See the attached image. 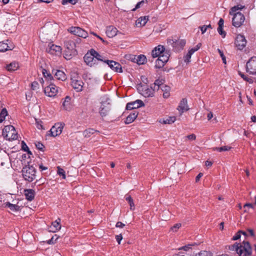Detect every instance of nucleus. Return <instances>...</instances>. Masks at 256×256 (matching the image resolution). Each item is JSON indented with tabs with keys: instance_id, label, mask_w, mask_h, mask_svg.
<instances>
[{
	"instance_id": "1",
	"label": "nucleus",
	"mask_w": 256,
	"mask_h": 256,
	"mask_svg": "<svg viewBox=\"0 0 256 256\" xmlns=\"http://www.w3.org/2000/svg\"><path fill=\"white\" fill-rule=\"evenodd\" d=\"M230 250L236 251L239 256H250L252 254V248L250 242L245 240L242 243L236 242L230 246Z\"/></svg>"
},
{
	"instance_id": "2",
	"label": "nucleus",
	"mask_w": 256,
	"mask_h": 256,
	"mask_svg": "<svg viewBox=\"0 0 256 256\" xmlns=\"http://www.w3.org/2000/svg\"><path fill=\"white\" fill-rule=\"evenodd\" d=\"M22 175L26 181L32 182L36 177V170L33 166H26L22 170Z\"/></svg>"
},
{
	"instance_id": "3",
	"label": "nucleus",
	"mask_w": 256,
	"mask_h": 256,
	"mask_svg": "<svg viewBox=\"0 0 256 256\" xmlns=\"http://www.w3.org/2000/svg\"><path fill=\"white\" fill-rule=\"evenodd\" d=\"M2 135L6 140L10 141L16 140L18 134L14 126L11 125L5 126L2 131Z\"/></svg>"
},
{
	"instance_id": "4",
	"label": "nucleus",
	"mask_w": 256,
	"mask_h": 256,
	"mask_svg": "<svg viewBox=\"0 0 256 256\" xmlns=\"http://www.w3.org/2000/svg\"><path fill=\"white\" fill-rule=\"evenodd\" d=\"M233 15L232 24L236 28H239L242 25L245 20V16L240 12H236Z\"/></svg>"
},
{
	"instance_id": "5",
	"label": "nucleus",
	"mask_w": 256,
	"mask_h": 256,
	"mask_svg": "<svg viewBox=\"0 0 256 256\" xmlns=\"http://www.w3.org/2000/svg\"><path fill=\"white\" fill-rule=\"evenodd\" d=\"M246 40L244 35L238 34L234 40V46L238 50H242L246 46Z\"/></svg>"
},
{
	"instance_id": "6",
	"label": "nucleus",
	"mask_w": 256,
	"mask_h": 256,
	"mask_svg": "<svg viewBox=\"0 0 256 256\" xmlns=\"http://www.w3.org/2000/svg\"><path fill=\"white\" fill-rule=\"evenodd\" d=\"M168 43L171 44L176 50L178 51L182 50L186 44L184 40H173L172 38H168Z\"/></svg>"
},
{
	"instance_id": "7",
	"label": "nucleus",
	"mask_w": 256,
	"mask_h": 256,
	"mask_svg": "<svg viewBox=\"0 0 256 256\" xmlns=\"http://www.w3.org/2000/svg\"><path fill=\"white\" fill-rule=\"evenodd\" d=\"M68 30L72 34L82 38H86L88 36V33L78 26H72Z\"/></svg>"
},
{
	"instance_id": "8",
	"label": "nucleus",
	"mask_w": 256,
	"mask_h": 256,
	"mask_svg": "<svg viewBox=\"0 0 256 256\" xmlns=\"http://www.w3.org/2000/svg\"><path fill=\"white\" fill-rule=\"evenodd\" d=\"M170 54H166L160 56L156 60L154 67L157 69L162 68L168 62Z\"/></svg>"
},
{
	"instance_id": "9",
	"label": "nucleus",
	"mask_w": 256,
	"mask_h": 256,
	"mask_svg": "<svg viewBox=\"0 0 256 256\" xmlns=\"http://www.w3.org/2000/svg\"><path fill=\"white\" fill-rule=\"evenodd\" d=\"M246 70L251 74H256V56L252 57L247 62Z\"/></svg>"
},
{
	"instance_id": "10",
	"label": "nucleus",
	"mask_w": 256,
	"mask_h": 256,
	"mask_svg": "<svg viewBox=\"0 0 256 256\" xmlns=\"http://www.w3.org/2000/svg\"><path fill=\"white\" fill-rule=\"evenodd\" d=\"M44 94L49 97H54L58 92V88L54 84H50L44 89Z\"/></svg>"
},
{
	"instance_id": "11",
	"label": "nucleus",
	"mask_w": 256,
	"mask_h": 256,
	"mask_svg": "<svg viewBox=\"0 0 256 256\" xmlns=\"http://www.w3.org/2000/svg\"><path fill=\"white\" fill-rule=\"evenodd\" d=\"M64 124L57 123L52 126L49 132L50 133L51 136L55 137L56 136L62 132V130L64 127Z\"/></svg>"
},
{
	"instance_id": "12",
	"label": "nucleus",
	"mask_w": 256,
	"mask_h": 256,
	"mask_svg": "<svg viewBox=\"0 0 256 256\" xmlns=\"http://www.w3.org/2000/svg\"><path fill=\"white\" fill-rule=\"evenodd\" d=\"M166 54H170V52L166 50L164 47L162 45L158 46L152 51V55L153 58H158Z\"/></svg>"
},
{
	"instance_id": "13",
	"label": "nucleus",
	"mask_w": 256,
	"mask_h": 256,
	"mask_svg": "<svg viewBox=\"0 0 256 256\" xmlns=\"http://www.w3.org/2000/svg\"><path fill=\"white\" fill-rule=\"evenodd\" d=\"M62 48L60 46L50 43L46 48V52L53 55L58 56L62 53Z\"/></svg>"
},
{
	"instance_id": "14",
	"label": "nucleus",
	"mask_w": 256,
	"mask_h": 256,
	"mask_svg": "<svg viewBox=\"0 0 256 256\" xmlns=\"http://www.w3.org/2000/svg\"><path fill=\"white\" fill-rule=\"evenodd\" d=\"M104 62L106 63L109 67L117 72H122V67L120 64L113 60H105Z\"/></svg>"
},
{
	"instance_id": "15",
	"label": "nucleus",
	"mask_w": 256,
	"mask_h": 256,
	"mask_svg": "<svg viewBox=\"0 0 256 256\" xmlns=\"http://www.w3.org/2000/svg\"><path fill=\"white\" fill-rule=\"evenodd\" d=\"M144 106V102L140 100H136L135 101L128 102L126 106V110H132Z\"/></svg>"
},
{
	"instance_id": "16",
	"label": "nucleus",
	"mask_w": 256,
	"mask_h": 256,
	"mask_svg": "<svg viewBox=\"0 0 256 256\" xmlns=\"http://www.w3.org/2000/svg\"><path fill=\"white\" fill-rule=\"evenodd\" d=\"M14 48L13 44L8 40L0 42V52H4L12 50Z\"/></svg>"
},
{
	"instance_id": "17",
	"label": "nucleus",
	"mask_w": 256,
	"mask_h": 256,
	"mask_svg": "<svg viewBox=\"0 0 256 256\" xmlns=\"http://www.w3.org/2000/svg\"><path fill=\"white\" fill-rule=\"evenodd\" d=\"M92 50L89 52H87L84 57V61L86 64L90 66H94L96 62V60L93 56Z\"/></svg>"
},
{
	"instance_id": "18",
	"label": "nucleus",
	"mask_w": 256,
	"mask_h": 256,
	"mask_svg": "<svg viewBox=\"0 0 256 256\" xmlns=\"http://www.w3.org/2000/svg\"><path fill=\"white\" fill-rule=\"evenodd\" d=\"M110 110V106L109 103L104 102L101 104L100 108L99 113L102 116H106L109 112Z\"/></svg>"
},
{
	"instance_id": "19",
	"label": "nucleus",
	"mask_w": 256,
	"mask_h": 256,
	"mask_svg": "<svg viewBox=\"0 0 256 256\" xmlns=\"http://www.w3.org/2000/svg\"><path fill=\"white\" fill-rule=\"evenodd\" d=\"M60 219L58 218L52 222V225L49 227L48 230L50 232H56L61 228Z\"/></svg>"
},
{
	"instance_id": "20",
	"label": "nucleus",
	"mask_w": 256,
	"mask_h": 256,
	"mask_svg": "<svg viewBox=\"0 0 256 256\" xmlns=\"http://www.w3.org/2000/svg\"><path fill=\"white\" fill-rule=\"evenodd\" d=\"M71 85L76 92H80L82 90L84 82L81 80L72 79Z\"/></svg>"
},
{
	"instance_id": "21",
	"label": "nucleus",
	"mask_w": 256,
	"mask_h": 256,
	"mask_svg": "<svg viewBox=\"0 0 256 256\" xmlns=\"http://www.w3.org/2000/svg\"><path fill=\"white\" fill-rule=\"evenodd\" d=\"M64 46L70 52L75 53L76 50L75 42L70 40H66L64 42Z\"/></svg>"
},
{
	"instance_id": "22",
	"label": "nucleus",
	"mask_w": 256,
	"mask_h": 256,
	"mask_svg": "<svg viewBox=\"0 0 256 256\" xmlns=\"http://www.w3.org/2000/svg\"><path fill=\"white\" fill-rule=\"evenodd\" d=\"M188 109L187 100L184 98H182L179 104L178 110L180 112V114H182L184 112L188 110Z\"/></svg>"
},
{
	"instance_id": "23",
	"label": "nucleus",
	"mask_w": 256,
	"mask_h": 256,
	"mask_svg": "<svg viewBox=\"0 0 256 256\" xmlns=\"http://www.w3.org/2000/svg\"><path fill=\"white\" fill-rule=\"evenodd\" d=\"M106 32L108 38H113L116 35L118 30L116 27L110 26L106 27Z\"/></svg>"
},
{
	"instance_id": "24",
	"label": "nucleus",
	"mask_w": 256,
	"mask_h": 256,
	"mask_svg": "<svg viewBox=\"0 0 256 256\" xmlns=\"http://www.w3.org/2000/svg\"><path fill=\"white\" fill-rule=\"evenodd\" d=\"M130 58L132 62L136 63L138 65L144 64V55L140 54L138 56L136 55H130Z\"/></svg>"
},
{
	"instance_id": "25",
	"label": "nucleus",
	"mask_w": 256,
	"mask_h": 256,
	"mask_svg": "<svg viewBox=\"0 0 256 256\" xmlns=\"http://www.w3.org/2000/svg\"><path fill=\"white\" fill-rule=\"evenodd\" d=\"M4 205L5 208H8L12 212H18L20 210V206L17 204H11L7 202L4 204Z\"/></svg>"
},
{
	"instance_id": "26",
	"label": "nucleus",
	"mask_w": 256,
	"mask_h": 256,
	"mask_svg": "<svg viewBox=\"0 0 256 256\" xmlns=\"http://www.w3.org/2000/svg\"><path fill=\"white\" fill-rule=\"evenodd\" d=\"M52 74H54V77L58 80L64 81L66 79V74L64 72L60 70H53Z\"/></svg>"
},
{
	"instance_id": "27",
	"label": "nucleus",
	"mask_w": 256,
	"mask_h": 256,
	"mask_svg": "<svg viewBox=\"0 0 256 256\" xmlns=\"http://www.w3.org/2000/svg\"><path fill=\"white\" fill-rule=\"evenodd\" d=\"M24 196L28 201L34 200L35 196V192L32 189H26L24 190Z\"/></svg>"
},
{
	"instance_id": "28",
	"label": "nucleus",
	"mask_w": 256,
	"mask_h": 256,
	"mask_svg": "<svg viewBox=\"0 0 256 256\" xmlns=\"http://www.w3.org/2000/svg\"><path fill=\"white\" fill-rule=\"evenodd\" d=\"M138 115V112L136 111H134V112L131 113L126 117L125 123L126 124H129L132 122L136 118Z\"/></svg>"
},
{
	"instance_id": "29",
	"label": "nucleus",
	"mask_w": 256,
	"mask_h": 256,
	"mask_svg": "<svg viewBox=\"0 0 256 256\" xmlns=\"http://www.w3.org/2000/svg\"><path fill=\"white\" fill-rule=\"evenodd\" d=\"M18 64L16 62H13L6 66V68L9 72H12L16 70L18 68Z\"/></svg>"
},
{
	"instance_id": "30",
	"label": "nucleus",
	"mask_w": 256,
	"mask_h": 256,
	"mask_svg": "<svg viewBox=\"0 0 256 256\" xmlns=\"http://www.w3.org/2000/svg\"><path fill=\"white\" fill-rule=\"evenodd\" d=\"M155 90L152 86L150 88H147L145 90V98L154 96Z\"/></svg>"
},
{
	"instance_id": "31",
	"label": "nucleus",
	"mask_w": 256,
	"mask_h": 256,
	"mask_svg": "<svg viewBox=\"0 0 256 256\" xmlns=\"http://www.w3.org/2000/svg\"><path fill=\"white\" fill-rule=\"evenodd\" d=\"M244 8H245V6H242L241 4H238L237 6H235L232 7L230 9L229 14H230L232 15V14L237 12H236L237 10H242V9H243Z\"/></svg>"
},
{
	"instance_id": "32",
	"label": "nucleus",
	"mask_w": 256,
	"mask_h": 256,
	"mask_svg": "<svg viewBox=\"0 0 256 256\" xmlns=\"http://www.w3.org/2000/svg\"><path fill=\"white\" fill-rule=\"evenodd\" d=\"M96 132H98L93 128H88L84 131L83 134L85 137L88 138Z\"/></svg>"
},
{
	"instance_id": "33",
	"label": "nucleus",
	"mask_w": 256,
	"mask_h": 256,
	"mask_svg": "<svg viewBox=\"0 0 256 256\" xmlns=\"http://www.w3.org/2000/svg\"><path fill=\"white\" fill-rule=\"evenodd\" d=\"M70 98L68 96H66L64 100L62 102V106L64 110H68L70 104Z\"/></svg>"
},
{
	"instance_id": "34",
	"label": "nucleus",
	"mask_w": 256,
	"mask_h": 256,
	"mask_svg": "<svg viewBox=\"0 0 256 256\" xmlns=\"http://www.w3.org/2000/svg\"><path fill=\"white\" fill-rule=\"evenodd\" d=\"M176 120V118L175 116H170L166 120H163L162 121L161 120L160 121V122L164 124H170L174 122Z\"/></svg>"
},
{
	"instance_id": "35",
	"label": "nucleus",
	"mask_w": 256,
	"mask_h": 256,
	"mask_svg": "<svg viewBox=\"0 0 256 256\" xmlns=\"http://www.w3.org/2000/svg\"><path fill=\"white\" fill-rule=\"evenodd\" d=\"M230 149H231V147L228 146H223L220 147V148L216 147V148H213V150H216L218 152H224V151H228V150H230Z\"/></svg>"
},
{
	"instance_id": "36",
	"label": "nucleus",
	"mask_w": 256,
	"mask_h": 256,
	"mask_svg": "<svg viewBox=\"0 0 256 256\" xmlns=\"http://www.w3.org/2000/svg\"><path fill=\"white\" fill-rule=\"evenodd\" d=\"M57 174L60 176H62L63 179H66V176L64 170L61 168L60 166L57 167Z\"/></svg>"
},
{
	"instance_id": "37",
	"label": "nucleus",
	"mask_w": 256,
	"mask_h": 256,
	"mask_svg": "<svg viewBox=\"0 0 256 256\" xmlns=\"http://www.w3.org/2000/svg\"><path fill=\"white\" fill-rule=\"evenodd\" d=\"M92 52L94 54L93 56L96 60H98L104 62V60L102 59V56L100 55L97 52L94 50H92Z\"/></svg>"
},
{
	"instance_id": "38",
	"label": "nucleus",
	"mask_w": 256,
	"mask_h": 256,
	"mask_svg": "<svg viewBox=\"0 0 256 256\" xmlns=\"http://www.w3.org/2000/svg\"><path fill=\"white\" fill-rule=\"evenodd\" d=\"M162 80H157L152 84V86L155 90H158L160 86L162 84Z\"/></svg>"
},
{
	"instance_id": "39",
	"label": "nucleus",
	"mask_w": 256,
	"mask_h": 256,
	"mask_svg": "<svg viewBox=\"0 0 256 256\" xmlns=\"http://www.w3.org/2000/svg\"><path fill=\"white\" fill-rule=\"evenodd\" d=\"M8 114L7 110L6 108H3L0 112V123L2 122L4 120Z\"/></svg>"
},
{
	"instance_id": "40",
	"label": "nucleus",
	"mask_w": 256,
	"mask_h": 256,
	"mask_svg": "<svg viewBox=\"0 0 256 256\" xmlns=\"http://www.w3.org/2000/svg\"><path fill=\"white\" fill-rule=\"evenodd\" d=\"M239 75L246 81L248 82L250 84H252L253 82V80L252 78H248L246 76V75H244L243 73H242L241 72H238Z\"/></svg>"
},
{
	"instance_id": "41",
	"label": "nucleus",
	"mask_w": 256,
	"mask_h": 256,
	"mask_svg": "<svg viewBox=\"0 0 256 256\" xmlns=\"http://www.w3.org/2000/svg\"><path fill=\"white\" fill-rule=\"evenodd\" d=\"M194 53L191 51V50H188V54H186V55L184 56V62H186V63L190 62V60L191 58L192 55Z\"/></svg>"
},
{
	"instance_id": "42",
	"label": "nucleus",
	"mask_w": 256,
	"mask_h": 256,
	"mask_svg": "<svg viewBox=\"0 0 256 256\" xmlns=\"http://www.w3.org/2000/svg\"><path fill=\"white\" fill-rule=\"evenodd\" d=\"M42 74L44 77L48 80H52L53 78L52 76L50 73H48L46 69L42 70Z\"/></svg>"
},
{
	"instance_id": "43",
	"label": "nucleus",
	"mask_w": 256,
	"mask_h": 256,
	"mask_svg": "<svg viewBox=\"0 0 256 256\" xmlns=\"http://www.w3.org/2000/svg\"><path fill=\"white\" fill-rule=\"evenodd\" d=\"M22 148L23 150L28 152V154H32V152L29 150L28 147L24 141L22 142Z\"/></svg>"
},
{
	"instance_id": "44",
	"label": "nucleus",
	"mask_w": 256,
	"mask_h": 256,
	"mask_svg": "<svg viewBox=\"0 0 256 256\" xmlns=\"http://www.w3.org/2000/svg\"><path fill=\"white\" fill-rule=\"evenodd\" d=\"M58 236L56 234H55L50 240H48L47 242L48 244H54V243H56V242L57 240L58 239Z\"/></svg>"
},
{
	"instance_id": "45",
	"label": "nucleus",
	"mask_w": 256,
	"mask_h": 256,
	"mask_svg": "<svg viewBox=\"0 0 256 256\" xmlns=\"http://www.w3.org/2000/svg\"><path fill=\"white\" fill-rule=\"evenodd\" d=\"M136 88L138 92L143 96V92H144V88L142 83H140L137 84Z\"/></svg>"
},
{
	"instance_id": "46",
	"label": "nucleus",
	"mask_w": 256,
	"mask_h": 256,
	"mask_svg": "<svg viewBox=\"0 0 256 256\" xmlns=\"http://www.w3.org/2000/svg\"><path fill=\"white\" fill-rule=\"evenodd\" d=\"M78 0H62V4L63 5H65L68 3L70 4H75L77 3Z\"/></svg>"
},
{
	"instance_id": "47",
	"label": "nucleus",
	"mask_w": 256,
	"mask_h": 256,
	"mask_svg": "<svg viewBox=\"0 0 256 256\" xmlns=\"http://www.w3.org/2000/svg\"><path fill=\"white\" fill-rule=\"evenodd\" d=\"M36 148L42 152H44V145L40 142H36L35 144Z\"/></svg>"
},
{
	"instance_id": "48",
	"label": "nucleus",
	"mask_w": 256,
	"mask_h": 256,
	"mask_svg": "<svg viewBox=\"0 0 256 256\" xmlns=\"http://www.w3.org/2000/svg\"><path fill=\"white\" fill-rule=\"evenodd\" d=\"M196 256H212V254L208 251H201Z\"/></svg>"
},
{
	"instance_id": "49",
	"label": "nucleus",
	"mask_w": 256,
	"mask_h": 256,
	"mask_svg": "<svg viewBox=\"0 0 256 256\" xmlns=\"http://www.w3.org/2000/svg\"><path fill=\"white\" fill-rule=\"evenodd\" d=\"M181 226L182 224L180 223H178L171 227L170 230L173 232H176L181 227Z\"/></svg>"
},
{
	"instance_id": "50",
	"label": "nucleus",
	"mask_w": 256,
	"mask_h": 256,
	"mask_svg": "<svg viewBox=\"0 0 256 256\" xmlns=\"http://www.w3.org/2000/svg\"><path fill=\"white\" fill-rule=\"evenodd\" d=\"M42 122L40 120H38V119H36V128L39 130L44 129L43 128V126L42 124Z\"/></svg>"
},
{
	"instance_id": "51",
	"label": "nucleus",
	"mask_w": 256,
	"mask_h": 256,
	"mask_svg": "<svg viewBox=\"0 0 256 256\" xmlns=\"http://www.w3.org/2000/svg\"><path fill=\"white\" fill-rule=\"evenodd\" d=\"M142 20H144V18H143L142 16H141L140 18L138 19L136 21V26L141 27L142 26H144V24H142Z\"/></svg>"
},
{
	"instance_id": "52",
	"label": "nucleus",
	"mask_w": 256,
	"mask_h": 256,
	"mask_svg": "<svg viewBox=\"0 0 256 256\" xmlns=\"http://www.w3.org/2000/svg\"><path fill=\"white\" fill-rule=\"evenodd\" d=\"M218 34L222 36V38H224L226 36V32L223 30V27H221V26H218Z\"/></svg>"
},
{
	"instance_id": "53",
	"label": "nucleus",
	"mask_w": 256,
	"mask_h": 256,
	"mask_svg": "<svg viewBox=\"0 0 256 256\" xmlns=\"http://www.w3.org/2000/svg\"><path fill=\"white\" fill-rule=\"evenodd\" d=\"M218 51L220 57L222 58L223 63L224 64H226V58L225 56H224V54L222 51L220 49H218Z\"/></svg>"
},
{
	"instance_id": "54",
	"label": "nucleus",
	"mask_w": 256,
	"mask_h": 256,
	"mask_svg": "<svg viewBox=\"0 0 256 256\" xmlns=\"http://www.w3.org/2000/svg\"><path fill=\"white\" fill-rule=\"evenodd\" d=\"M241 232H242V230H239L238 232H237L236 234L232 237V240H236L240 238L241 236Z\"/></svg>"
},
{
	"instance_id": "55",
	"label": "nucleus",
	"mask_w": 256,
	"mask_h": 256,
	"mask_svg": "<svg viewBox=\"0 0 256 256\" xmlns=\"http://www.w3.org/2000/svg\"><path fill=\"white\" fill-rule=\"evenodd\" d=\"M38 84L37 82H34L31 84V88L32 90H36L38 88Z\"/></svg>"
},
{
	"instance_id": "56",
	"label": "nucleus",
	"mask_w": 256,
	"mask_h": 256,
	"mask_svg": "<svg viewBox=\"0 0 256 256\" xmlns=\"http://www.w3.org/2000/svg\"><path fill=\"white\" fill-rule=\"evenodd\" d=\"M74 53L70 52L69 51L66 52L64 54V58L66 60H70L72 58V54H74Z\"/></svg>"
},
{
	"instance_id": "57",
	"label": "nucleus",
	"mask_w": 256,
	"mask_h": 256,
	"mask_svg": "<svg viewBox=\"0 0 256 256\" xmlns=\"http://www.w3.org/2000/svg\"><path fill=\"white\" fill-rule=\"evenodd\" d=\"M202 46L201 43H198L195 48L190 49L191 51L194 53L195 52L198 50Z\"/></svg>"
},
{
	"instance_id": "58",
	"label": "nucleus",
	"mask_w": 256,
	"mask_h": 256,
	"mask_svg": "<svg viewBox=\"0 0 256 256\" xmlns=\"http://www.w3.org/2000/svg\"><path fill=\"white\" fill-rule=\"evenodd\" d=\"M144 2V0H142V1L138 2L135 8L132 9V11L136 10V9L140 8V6Z\"/></svg>"
},
{
	"instance_id": "59",
	"label": "nucleus",
	"mask_w": 256,
	"mask_h": 256,
	"mask_svg": "<svg viewBox=\"0 0 256 256\" xmlns=\"http://www.w3.org/2000/svg\"><path fill=\"white\" fill-rule=\"evenodd\" d=\"M253 208V205L251 204H246L244 206V212H247V210H246V208Z\"/></svg>"
},
{
	"instance_id": "60",
	"label": "nucleus",
	"mask_w": 256,
	"mask_h": 256,
	"mask_svg": "<svg viewBox=\"0 0 256 256\" xmlns=\"http://www.w3.org/2000/svg\"><path fill=\"white\" fill-rule=\"evenodd\" d=\"M125 198L126 200L128 202V204L133 202V200L130 195L126 194L125 196Z\"/></svg>"
},
{
	"instance_id": "61",
	"label": "nucleus",
	"mask_w": 256,
	"mask_h": 256,
	"mask_svg": "<svg viewBox=\"0 0 256 256\" xmlns=\"http://www.w3.org/2000/svg\"><path fill=\"white\" fill-rule=\"evenodd\" d=\"M186 138L190 140H195L196 138V136L194 134H191L186 136Z\"/></svg>"
},
{
	"instance_id": "62",
	"label": "nucleus",
	"mask_w": 256,
	"mask_h": 256,
	"mask_svg": "<svg viewBox=\"0 0 256 256\" xmlns=\"http://www.w3.org/2000/svg\"><path fill=\"white\" fill-rule=\"evenodd\" d=\"M116 238L118 244H120V241L122 239V234L117 235L116 236Z\"/></svg>"
},
{
	"instance_id": "63",
	"label": "nucleus",
	"mask_w": 256,
	"mask_h": 256,
	"mask_svg": "<svg viewBox=\"0 0 256 256\" xmlns=\"http://www.w3.org/2000/svg\"><path fill=\"white\" fill-rule=\"evenodd\" d=\"M124 226H125V224H123L122 222H117L116 224V227L120 228H124Z\"/></svg>"
},
{
	"instance_id": "64",
	"label": "nucleus",
	"mask_w": 256,
	"mask_h": 256,
	"mask_svg": "<svg viewBox=\"0 0 256 256\" xmlns=\"http://www.w3.org/2000/svg\"><path fill=\"white\" fill-rule=\"evenodd\" d=\"M200 28L202 34H204L207 30V28L206 26V25L200 26Z\"/></svg>"
}]
</instances>
